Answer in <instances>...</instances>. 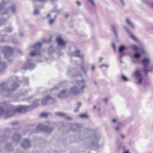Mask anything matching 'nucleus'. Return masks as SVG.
<instances>
[{
    "instance_id": "dca6fc26",
    "label": "nucleus",
    "mask_w": 153,
    "mask_h": 153,
    "mask_svg": "<svg viewBox=\"0 0 153 153\" xmlns=\"http://www.w3.org/2000/svg\"><path fill=\"white\" fill-rule=\"evenodd\" d=\"M35 67V65L31 62V60H28L27 61V63L25 64L23 66L24 69L28 68L32 69Z\"/></svg>"
},
{
    "instance_id": "412c9836",
    "label": "nucleus",
    "mask_w": 153,
    "mask_h": 153,
    "mask_svg": "<svg viewBox=\"0 0 153 153\" xmlns=\"http://www.w3.org/2000/svg\"><path fill=\"white\" fill-rule=\"evenodd\" d=\"M126 23L133 29H135V26L133 23L128 18H126L125 20Z\"/></svg>"
},
{
    "instance_id": "a19ab883",
    "label": "nucleus",
    "mask_w": 153,
    "mask_h": 153,
    "mask_svg": "<svg viewBox=\"0 0 153 153\" xmlns=\"http://www.w3.org/2000/svg\"><path fill=\"white\" fill-rule=\"evenodd\" d=\"M75 3L78 6H79L81 5V2L78 1H76Z\"/></svg>"
},
{
    "instance_id": "4468645a",
    "label": "nucleus",
    "mask_w": 153,
    "mask_h": 153,
    "mask_svg": "<svg viewBox=\"0 0 153 153\" xmlns=\"http://www.w3.org/2000/svg\"><path fill=\"white\" fill-rule=\"evenodd\" d=\"M56 41L58 45L63 48H65L66 45V43L61 37H58L56 38Z\"/></svg>"
},
{
    "instance_id": "de8ad7c7",
    "label": "nucleus",
    "mask_w": 153,
    "mask_h": 153,
    "mask_svg": "<svg viewBox=\"0 0 153 153\" xmlns=\"http://www.w3.org/2000/svg\"><path fill=\"white\" fill-rule=\"evenodd\" d=\"M114 129L116 131H119L120 130V127L118 126H117L114 127Z\"/></svg>"
},
{
    "instance_id": "3c124183",
    "label": "nucleus",
    "mask_w": 153,
    "mask_h": 153,
    "mask_svg": "<svg viewBox=\"0 0 153 153\" xmlns=\"http://www.w3.org/2000/svg\"><path fill=\"white\" fill-rule=\"evenodd\" d=\"M59 88V87L58 86H55L54 88L51 89V90H53L54 89H57Z\"/></svg>"
},
{
    "instance_id": "e433bc0d",
    "label": "nucleus",
    "mask_w": 153,
    "mask_h": 153,
    "mask_svg": "<svg viewBox=\"0 0 153 153\" xmlns=\"http://www.w3.org/2000/svg\"><path fill=\"white\" fill-rule=\"evenodd\" d=\"M121 5L123 7H124L126 5V3L124 0H119Z\"/></svg>"
},
{
    "instance_id": "bf43d9fd",
    "label": "nucleus",
    "mask_w": 153,
    "mask_h": 153,
    "mask_svg": "<svg viewBox=\"0 0 153 153\" xmlns=\"http://www.w3.org/2000/svg\"><path fill=\"white\" fill-rule=\"evenodd\" d=\"M76 76H81L82 75L80 74H79L77 73H76Z\"/></svg>"
},
{
    "instance_id": "4c0bfd02",
    "label": "nucleus",
    "mask_w": 153,
    "mask_h": 153,
    "mask_svg": "<svg viewBox=\"0 0 153 153\" xmlns=\"http://www.w3.org/2000/svg\"><path fill=\"white\" fill-rule=\"evenodd\" d=\"M138 50H139L140 52L142 53H145V49L143 48H139Z\"/></svg>"
},
{
    "instance_id": "0e129e2a",
    "label": "nucleus",
    "mask_w": 153,
    "mask_h": 153,
    "mask_svg": "<svg viewBox=\"0 0 153 153\" xmlns=\"http://www.w3.org/2000/svg\"><path fill=\"white\" fill-rule=\"evenodd\" d=\"M124 153H129V151H125Z\"/></svg>"
},
{
    "instance_id": "f8f14e48",
    "label": "nucleus",
    "mask_w": 153,
    "mask_h": 153,
    "mask_svg": "<svg viewBox=\"0 0 153 153\" xmlns=\"http://www.w3.org/2000/svg\"><path fill=\"white\" fill-rule=\"evenodd\" d=\"M51 15L50 13H48L46 16L47 18H49L48 23V25L51 26H52L54 25L57 17V15H55L54 16V18H51Z\"/></svg>"
},
{
    "instance_id": "bb28decb",
    "label": "nucleus",
    "mask_w": 153,
    "mask_h": 153,
    "mask_svg": "<svg viewBox=\"0 0 153 153\" xmlns=\"http://www.w3.org/2000/svg\"><path fill=\"white\" fill-rule=\"evenodd\" d=\"M80 68L81 70L83 71V74L84 75H86L87 74V72L85 68L84 65L83 63H82V65H81Z\"/></svg>"
},
{
    "instance_id": "9d476101",
    "label": "nucleus",
    "mask_w": 153,
    "mask_h": 153,
    "mask_svg": "<svg viewBox=\"0 0 153 153\" xmlns=\"http://www.w3.org/2000/svg\"><path fill=\"white\" fill-rule=\"evenodd\" d=\"M70 55L71 56H76L79 58L81 59V62H82L83 56V55L81 54L79 51L76 50L74 52H71Z\"/></svg>"
},
{
    "instance_id": "69168bd1",
    "label": "nucleus",
    "mask_w": 153,
    "mask_h": 153,
    "mask_svg": "<svg viewBox=\"0 0 153 153\" xmlns=\"http://www.w3.org/2000/svg\"><path fill=\"white\" fill-rule=\"evenodd\" d=\"M3 138H4V140L6 139L7 138V137H5V136H3L2 137Z\"/></svg>"
},
{
    "instance_id": "423d86ee",
    "label": "nucleus",
    "mask_w": 153,
    "mask_h": 153,
    "mask_svg": "<svg viewBox=\"0 0 153 153\" xmlns=\"http://www.w3.org/2000/svg\"><path fill=\"white\" fill-rule=\"evenodd\" d=\"M41 102L43 105H46L55 103L56 102V100L53 97L47 95L42 98Z\"/></svg>"
},
{
    "instance_id": "9b49d317",
    "label": "nucleus",
    "mask_w": 153,
    "mask_h": 153,
    "mask_svg": "<svg viewBox=\"0 0 153 153\" xmlns=\"http://www.w3.org/2000/svg\"><path fill=\"white\" fill-rule=\"evenodd\" d=\"M69 92L65 90L61 91L57 95V97L60 99H63L67 97L69 95Z\"/></svg>"
},
{
    "instance_id": "393cba45",
    "label": "nucleus",
    "mask_w": 153,
    "mask_h": 153,
    "mask_svg": "<svg viewBox=\"0 0 153 153\" xmlns=\"http://www.w3.org/2000/svg\"><path fill=\"white\" fill-rule=\"evenodd\" d=\"M53 130V128L51 127L46 126L45 128V131L47 133H50Z\"/></svg>"
},
{
    "instance_id": "6e6552de",
    "label": "nucleus",
    "mask_w": 153,
    "mask_h": 153,
    "mask_svg": "<svg viewBox=\"0 0 153 153\" xmlns=\"http://www.w3.org/2000/svg\"><path fill=\"white\" fill-rule=\"evenodd\" d=\"M5 57L8 58L12 55L13 53V49L9 47H4L3 48Z\"/></svg>"
},
{
    "instance_id": "6e6d98bb",
    "label": "nucleus",
    "mask_w": 153,
    "mask_h": 153,
    "mask_svg": "<svg viewBox=\"0 0 153 153\" xmlns=\"http://www.w3.org/2000/svg\"><path fill=\"white\" fill-rule=\"evenodd\" d=\"M124 54L122 53H120V58H121Z\"/></svg>"
},
{
    "instance_id": "c9c22d12",
    "label": "nucleus",
    "mask_w": 153,
    "mask_h": 153,
    "mask_svg": "<svg viewBox=\"0 0 153 153\" xmlns=\"http://www.w3.org/2000/svg\"><path fill=\"white\" fill-rule=\"evenodd\" d=\"M62 10V9H57L56 7L53 10V11H52L53 12H56L58 13H59Z\"/></svg>"
},
{
    "instance_id": "72a5a7b5",
    "label": "nucleus",
    "mask_w": 153,
    "mask_h": 153,
    "mask_svg": "<svg viewBox=\"0 0 153 153\" xmlns=\"http://www.w3.org/2000/svg\"><path fill=\"white\" fill-rule=\"evenodd\" d=\"M105 67L106 68H108L109 67V65H108L106 64H102L100 65L99 66V67L100 68H102V67Z\"/></svg>"
},
{
    "instance_id": "4be33fe9",
    "label": "nucleus",
    "mask_w": 153,
    "mask_h": 153,
    "mask_svg": "<svg viewBox=\"0 0 153 153\" xmlns=\"http://www.w3.org/2000/svg\"><path fill=\"white\" fill-rule=\"evenodd\" d=\"M126 49V48L125 46L121 45L119 47L118 51L120 53H122Z\"/></svg>"
},
{
    "instance_id": "aec40b11",
    "label": "nucleus",
    "mask_w": 153,
    "mask_h": 153,
    "mask_svg": "<svg viewBox=\"0 0 153 153\" xmlns=\"http://www.w3.org/2000/svg\"><path fill=\"white\" fill-rule=\"evenodd\" d=\"M21 138V136L17 133H15L13 137V139L15 141H19Z\"/></svg>"
},
{
    "instance_id": "f03ea898",
    "label": "nucleus",
    "mask_w": 153,
    "mask_h": 153,
    "mask_svg": "<svg viewBox=\"0 0 153 153\" xmlns=\"http://www.w3.org/2000/svg\"><path fill=\"white\" fill-rule=\"evenodd\" d=\"M31 107L30 106H20L16 107L11 106L6 109H4L0 106V115L4 114L6 117H10L16 113H20L30 110Z\"/></svg>"
},
{
    "instance_id": "052dcab7",
    "label": "nucleus",
    "mask_w": 153,
    "mask_h": 153,
    "mask_svg": "<svg viewBox=\"0 0 153 153\" xmlns=\"http://www.w3.org/2000/svg\"><path fill=\"white\" fill-rule=\"evenodd\" d=\"M117 120L116 119H113L112 120V122L113 123H115L116 122Z\"/></svg>"
},
{
    "instance_id": "8fccbe9b",
    "label": "nucleus",
    "mask_w": 153,
    "mask_h": 153,
    "mask_svg": "<svg viewBox=\"0 0 153 153\" xmlns=\"http://www.w3.org/2000/svg\"><path fill=\"white\" fill-rule=\"evenodd\" d=\"M79 107H77L74 110V112H78L79 111Z\"/></svg>"
},
{
    "instance_id": "37998d69",
    "label": "nucleus",
    "mask_w": 153,
    "mask_h": 153,
    "mask_svg": "<svg viewBox=\"0 0 153 153\" xmlns=\"http://www.w3.org/2000/svg\"><path fill=\"white\" fill-rule=\"evenodd\" d=\"M112 48H113L114 51L115 52V44L114 43H112Z\"/></svg>"
},
{
    "instance_id": "79ce46f5",
    "label": "nucleus",
    "mask_w": 153,
    "mask_h": 153,
    "mask_svg": "<svg viewBox=\"0 0 153 153\" xmlns=\"http://www.w3.org/2000/svg\"><path fill=\"white\" fill-rule=\"evenodd\" d=\"M12 28L11 27H9L7 29H6V31L9 32H11L12 30Z\"/></svg>"
},
{
    "instance_id": "e2e57ef3",
    "label": "nucleus",
    "mask_w": 153,
    "mask_h": 153,
    "mask_svg": "<svg viewBox=\"0 0 153 153\" xmlns=\"http://www.w3.org/2000/svg\"><path fill=\"white\" fill-rule=\"evenodd\" d=\"M104 101L105 102H106L108 101V99L107 98H105L104 99Z\"/></svg>"
},
{
    "instance_id": "2f4dec72",
    "label": "nucleus",
    "mask_w": 153,
    "mask_h": 153,
    "mask_svg": "<svg viewBox=\"0 0 153 153\" xmlns=\"http://www.w3.org/2000/svg\"><path fill=\"white\" fill-rule=\"evenodd\" d=\"M6 21V20L4 19H0V25L5 23Z\"/></svg>"
},
{
    "instance_id": "cd10ccee",
    "label": "nucleus",
    "mask_w": 153,
    "mask_h": 153,
    "mask_svg": "<svg viewBox=\"0 0 153 153\" xmlns=\"http://www.w3.org/2000/svg\"><path fill=\"white\" fill-rule=\"evenodd\" d=\"M120 77L121 79L123 81L127 82L129 81L128 79L123 75H122Z\"/></svg>"
},
{
    "instance_id": "ea45409f",
    "label": "nucleus",
    "mask_w": 153,
    "mask_h": 153,
    "mask_svg": "<svg viewBox=\"0 0 153 153\" xmlns=\"http://www.w3.org/2000/svg\"><path fill=\"white\" fill-rule=\"evenodd\" d=\"M18 123V122H15L13 123L12 125L13 126V127H15L16 126H17Z\"/></svg>"
},
{
    "instance_id": "a211bd4d",
    "label": "nucleus",
    "mask_w": 153,
    "mask_h": 153,
    "mask_svg": "<svg viewBox=\"0 0 153 153\" xmlns=\"http://www.w3.org/2000/svg\"><path fill=\"white\" fill-rule=\"evenodd\" d=\"M55 114L57 116L61 117H63L64 118L67 120H71L72 118L70 116L67 115L66 114L62 112H57L55 113Z\"/></svg>"
},
{
    "instance_id": "58836bf2",
    "label": "nucleus",
    "mask_w": 153,
    "mask_h": 153,
    "mask_svg": "<svg viewBox=\"0 0 153 153\" xmlns=\"http://www.w3.org/2000/svg\"><path fill=\"white\" fill-rule=\"evenodd\" d=\"M88 2H90L92 6H94L95 5V4L94 1L93 0H87Z\"/></svg>"
},
{
    "instance_id": "49530a36",
    "label": "nucleus",
    "mask_w": 153,
    "mask_h": 153,
    "mask_svg": "<svg viewBox=\"0 0 153 153\" xmlns=\"http://www.w3.org/2000/svg\"><path fill=\"white\" fill-rule=\"evenodd\" d=\"M74 70H73V71H68V74H69V75H71V74H72V72H74Z\"/></svg>"
},
{
    "instance_id": "f704fd0d",
    "label": "nucleus",
    "mask_w": 153,
    "mask_h": 153,
    "mask_svg": "<svg viewBox=\"0 0 153 153\" xmlns=\"http://www.w3.org/2000/svg\"><path fill=\"white\" fill-rule=\"evenodd\" d=\"M50 114V113H43L41 114L40 116L41 117H46Z\"/></svg>"
},
{
    "instance_id": "c85d7f7f",
    "label": "nucleus",
    "mask_w": 153,
    "mask_h": 153,
    "mask_svg": "<svg viewBox=\"0 0 153 153\" xmlns=\"http://www.w3.org/2000/svg\"><path fill=\"white\" fill-rule=\"evenodd\" d=\"M79 117L82 118H88L89 117V116L85 114H80Z\"/></svg>"
},
{
    "instance_id": "20e7f679",
    "label": "nucleus",
    "mask_w": 153,
    "mask_h": 153,
    "mask_svg": "<svg viewBox=\"0 0 153 153\" xmlns=\"http://www.w3.org/2000/svg\"><path fill=\"white\" fill-rule=\"evenodd\" d=\"M135 79L134 83L136 85H141L143 80V77L137 70L134 71L133 74Z\"/></svg>"
},
{
    "instance_id": "c03bdc74",
    "label": "nucleus",
    "mask_w": 153,
    "mask_h": 153,
    "mask_svg": "<svg viewBox=\"0 0 153 153\" xmlns=\"http://www.w3.org/2000/svg\"><path fill=\"white\" fill-rule=\"evenodd\" d=\"M120 137L121 139H123L125 138V136L122 134H120Z\"/></svg>"
},
{
    "instance_id": "09e8293b",
    "label": "nucleus",
    "mask_w": 153,
    "mask_h": 153,
    "mask_svg": "<svg viewBox=\"0 0 153 153\" xmlns=\"http://www.w3.org/2000/svg\"><path fill=\"white\" fill-rule=\"evenodd\" d=\"M73 126L74 127H76V128H78L79 127V125L78 124H73Z\"/></svg>"
},
{
    "instance_id": "1a4fd4ad",
    "label": "nucleus",
    "mask_w": 153,
    "mask_h": 153,
    "mask_svg": "<svg viewBox=\"0 0 153 153\" xmlns=\"http://www.w3.org/2000/svg\"><path fill=\"white\" fill-rule=\"evenodd\" d=\"M69 93L74 95L82 94L76 85L71 88Z\"/></svg>"
},
{
    "instance_id": "473e14b6",
    "label": "nucleus",
    "mask_w": 153,
    "mask_h": 153,
    "mask_svg": "<svg viewBox=\"0 0 153 153\" xmlns=\"http://www.w3.org/2000/svg\"><path fill=\"white\" fill-rule=\"evenodd\" d=\"M9 9H10L12 12L15 13V7L14 6H12V7H10L9 8Z\"/></svg>"
},
{
    "instance_id": "39448f33",
    "label": "nucleus",
    "mask_w": 153,
    "mask_h": 153,
    "mask_svg": "<svg viewBox=\"0 0 153 153\" xmlns=\"http://www.w3.org/2000/svg\"><path fill=\"white\" fill-rule=\"evenodd\" d=\"M42 43L40 42H38L35 44L33 46L34 51L30 52V55L32 56L39 55L41 53L40 49Z\"/></svg>"
},
{
    "instance_id": "0eeeda50",
    "label": "nucleus",
    "mask_w": 153,
    "mask_h": 153,
    "mask_svg": "<svg viewBox=\"0 0 153 153\" xmlns=\"http://www.w3.org/2000/svg\"><path fill=\"white\" fill-rule=\"evenodd\" d=\"M76 86L83 93L84 92V90L87 88L86 85V80L84 79L81 80H77L76 81Z\"/></svg>"
},
{
    "instance_id": "b1692460",
    "label": "nucleus",
    "mask_w": 153,
    "mask_h": 153,
    "mask_svg": "<svg viewBox=\"0 0 153 153\" xmlns=\"http://www.w3.org/2000/svg\"><path fill=\"white\" fill-rule=\"evenodd\" d=\"M116 28L117 27L114 25H112L111 26L112 31L114 33V35L116 37H117V33L116 30Z\"/></svg>"
},
{
    "instance_id": "2eb2a0df",
    "label": "nucleus",
    "mask_w": 153,
    "mask_h": 153,
    "mask_svg": "<svg viewBox=\"0 0 153 153\" xmlns=\"http://www.w3.org/2000/svg\"><path fill=\"white\" fill-rule=\"evenodd\" d=\"M21 145L22 147L24 148H30L31 146V144L30 140L27 139H24Z\"/></svg>"
},
{
    "instance_id": "c756f323",
    "label": "nucleus",
    "mask_w": 153,
    "mask_h": 153,
    "mask_svg": "<svg viewBox=\"0 0 153 153\" xmlns=\"http://www.w3.org/2000/svg\"><path fill=\"white\" fill-rule=\"evenodd\" d=\"M45 126L42 125H39L37 126V129L39 130H43L45 131Z\"/></svg>"
},
{
    "instance_id": "338daca9",
    "label": "nucleus",
    "mask_w": 153,
    "mask_h": 153,
    "mask_svg": "<svg viewBox=\"0 0 153 153\" xmlns=\"http://www.w3.org/2000/svg\"><path fill=\"white\" fill-rule=\"evenodd\" d=\"M2 7V5L1 4H0V10L1 9Z\"/></svg>"
},
{
    "instance_id": "603ef678",
    "label": "nucleus",
    "mask_w": 153,
    "mask_h": 153,
    "mask_svg": "<svg viewBox=\"0 0 153 153\" xmlns=\"http://www.w3.org/2000/svg\"><path fill=\"white\" fill-rule=\"evenodd\" d=\"M51 41V38H50L49 39H48L46 41V42L48 43H50Z\"/></svg>"
},
{
    "instance_id": "a18cd8bd",
    "label": "nucleus",
    "mask_w": 153,
    "mask_h": 153,
    "mask_svg": "<svg viewBox=\"0 0 153 153\" xmlns=\"http://www.w3.org/2000/svg\"><path fill=\"white\" fill-rule=\"evenodd\" d=\"M64 16L65 18H67L69 17V14L68 13H65Z\"/></svg>"
},
{
    "instance_id": "f3484780",
    "label": "nucleus",
    "mask_w": 153,
    "mask_h": 153,
    "mask_svg": "<svg viewBox=\"0 0 153 153\" xmlns=\"http://www.w3.org/2000/svg\"><path fill=\"white\" fill-rule=\"evenodd\" d=\"M123 28L129 34L130 37L135 42H137V40L134 35L130 31L129 29L126 26H123Z\"/></svg>"
},
{
    "instance_id": "5701e85b",
    "label": "nucleus",
    "mask_w": 153,
    "mask_h": 153,
    "mask_svg": "<svg viewBox=\"0 0 153 153\" xmlns=\"http://www.w3.org/2000/svg\"><path fill=\"white\" fill-rule=\"evenodd\" d=\"M141 56V54L137 52L135 53L133 55V57L136 59H139Z\"/></svg>"
},
{
    "instance_id": "7c9ffc66",
    "label": "nucleus",
    "mask_w": 153,
    "mask_h": 153,
    "mask_svg": "<svg viewBox=\"0 0 153 153\" xmlns=\"http://www.w3.org/2000/svg\"><path fill=\"white\" fill-rule=\"evenodd\" d=\"M39 13L40 12L39 9H36L34 10V12L33 13V14L34 15L36 16L39 14Z\"/></svg>"
},
{
    "instance_id": "f257e3e1",
    "label": "nucleus",
    "mask_w": 153,
    "mask_h": 153,
    "mask_svg": "<svg viewBox=\"0 0 153 153\" xmlns=\"http://www.w3.org/2000/svg\"><path fill=\"white\" fill-rule=\"evenodd\" d=\"M19 81L18 78L11 77L7 82H3L0 85V92L7 94L15 90L19 86Z\"/></svg>"
},
{
    "instance_id": "680f3d73",
    "label": "nucleus",
    "mask_w": 153,
    "mask_h": 153,
    "mask_svg": "<svg viewBox=\"0 0 153 153\" xmlns=\"http://www.w3.org/2000/svg\"><path fill=\"white\" fill-rule=\"evenodd\" d=\"M51 1V2L52 3H53L54 2L56 1V0H50Z\"/></svg>"
},
{
    "instance_id": "4d7b16f0",
    "label": "nucleus",
    "mask_w": 153,
    "mask_h": 153,
    "mask_svg": "<svg viewBox=\"0 0 153 153\" xmlns=\"http://www.w3.org/2000/svg\"><path fill=\"white\" fill-rule=\"evenodd\" d=\"M103 59V58L102 57H101L99 59V62H101Z\"/></svg>"
},
{
    "instance_id": "864d4df0",
    "label": "nucleus",
    "mask_w": 153,
    "mask_h": 153,
    "mask_svg": "<svg viewBox=\"0 0 153 153\" xmlns=\"http://www.w3.org/2000/svg\"><path fill=\"white\" fill-rule=\"evenodd\" d=\"M39 100H36L35 102H37V103L36 104H35V103H34V106H36L38 105L39 104H38V101Z\"/></svg>"
},
{
    "instance_id": "6ab92c4d",
    "label": "nucleus",
    "mask_w": 153,
    "mask_h": 153,
    "mask_svg": "<svg viewBox=\"0 0 153 153\" xmlns=\"http://www.w3.org/2000/svg\"><path fill=\"white\" fill-rule=\"evenodd\" d=\"M142 2L147 5L149 8L153 9V1H152L141 0Z\"/></svg>"
},
{
    "instance_id": "7ed1b4c3",
    "label": "nucleus",
    "mask_w": 153,
    "mask_h": 153,
    "mask_svg": "<svg viewBox=\"0 0 153 153\" xmlns=\"http://www.w3.org/2000/svg\"><path fill=\"white\" fill-rule=\"evenodd\" d=\"M151 62V59L148 57H144L141 61L143 65V68L142 71L144 72L146 76L147 75L148 73L152 72L153 70L152 67H149Z\"/></svg>"
},
{
    "instance_id": "774afa93",
    "label": "nucleus",
    "mask_w": 153,
    "mask_h": 153,
    "mask_svg": "<svg viewBox=\"0 0 153 153\" xmlns=\"http://www.w3.org/2000/svg\"><path fill=\"white\" fill-rule=\"evenodd\" d=\"M96 108V106H93V108L94 109H95V108Z\"/></svg>"
},
{
    "instance_id": "5fc2aeb1",
    "label": "nucleus",
    "mask_w": 153,
    "mask_h": 153,
    "mask_svg": "<svg viewBox=\"0 0 153 153\" xmlns=\"http://www.w3.org/2000/svg\"><path fill=\"white\" fill-rule=\"evenodd\" d=\"M81 105H82V104H81V102H78V106L77 107H79H79L81 106Z\"/></svg>"
},
{
    "instance_id": "ddd939ff",
    "label": "nucleus",
    "mask_w": 153,
    "mask_h": 153,
    "mask_svg": "<svg viewBox=\"0 0 153 153\" xmlns=\"http://www.w3.org/2000/svg\"><path fill=\"white\" fill-rule=\"evenodd\" d=\"M100 137L99 136L96 137L93 136L91 137L92 140V146L94 147L95 149L98 148L99 146L97 144V142L99 140Z\"/></svg>"
},
{
    "instance_id": "a878e982",
    "label": "nucleus",
    "mask_w": 153,
    "mask_h": 153,
    "mask_svg": "<svg viewBox=\"0 0 153 153\" xmlns=\"http://www.w3.org/2000/svg\"><path fill=\"white\" fill-rule=\"evenodd\" d=\"M131 48L136 52H137L139 50V48L136 45H132L130 46Z\"/></svg>"
},
{
    "instance_id": "13d9d810",
    "label": "nucleus",
    "mask_w": 153,
    "mask_h": 153,
    "mask_svg": "<svg viewBox=\"0 0 153 153\" xmlns=\"http://www.w3.org/2000/svg\"><path fill=\"white\" fill-rule=\"evenodd\" d=\"M91 69L92 71H94L95 69V67L94 65H92L91 67Z\"/></svg>"
}]
</instances>
